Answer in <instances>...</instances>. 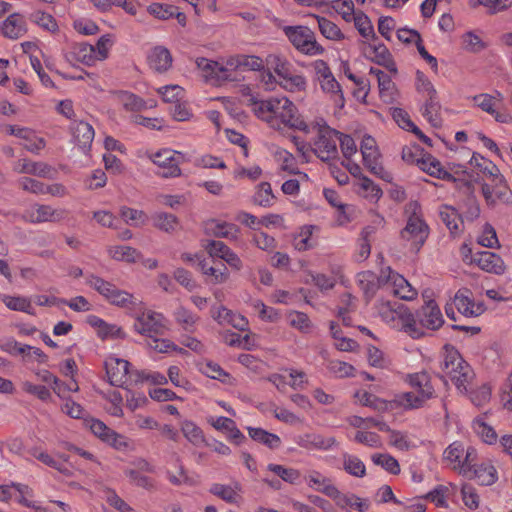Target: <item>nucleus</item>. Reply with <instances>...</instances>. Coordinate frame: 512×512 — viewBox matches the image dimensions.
I'll return each mask as SVG.
<instances>
[{
    "mask_svg": "<svg viewBox=\"0 0 512 512\" xmlns=\"http://www.w3.org/2000/svg\"><path fill=\"white\" fill-rule=\"evenodd\" d=\"M241 91L254 115L272 130L283 134L287 130L302 132L309 128L308 121L288 97L272 96L258 99L248 86H243Z\"/></svg>",
    "mask_w": 512,
    "mask_h": 512,
    "instance_id": "obj_1",
    "label": "nucleus"
},
{
    "mask_svg": "<svg viewBox=\"0 0 512 512\" xmlns=\"http://www.w3.org/2000/svg\"><path fill=\"white\" fill-rule=\"evenodd\" d=\"M307 126H309L307 131H302L301 133L306 136L315 134L316 137L312 144L305 142L298 136H291V141L294 143L299 154L306 157L310 150H312L322 161L335 159L338 155L339 132L329 127L322 118L308 121Z\"/></svg>",
    "mask_w": 512,
    "mask_h": 512,
    "instance_id": "obj_2",
    "label": "nucleus"
},
{
    "mask_svg": "<svg viewBox=\"0 0 512 512\" xmlns=\"http://www.w3.org/2000/svg\"><path fill=\"white\" fill-rule=\"evenodd\" d=\"M376 312L389 327L404 332L413 339H419L425 334L418 325L415 314L402 303L379 299Z\"/></svg>",
    "mask_w": 512,
    "mask_h": 512,
    "instance_id": "obj_3",
    "label": "nucleus"
},
{
    "mask_svg": "<svg viewBox=\"0 0 512 512\" xmlns=\"http://www.w3.org/2000/svg\"><path fill=\"white\" fill-rule=\"evenodd\" d=\"M443 372L460 393H467L474 373L461 355L454 348H446L443 361Z\"/></svg>",
    "mask_w": 512,
    "mask_h": 512,
    "instance_id": "obj_4",
    "label": "nucleus"
},
{
    "mask_svg": "<svg viewBox=\"0 0 512 512\" xmlns=\"http://www.w3.org/2000/svg\"><path fill=\"white\" fill-rule=\"evenodd\" d=\"M145 157L156 167V174L163 178H176L182 174L180 164L185 159V154L170 148H162L157 151H146Z\"/></svg>",
    "mask_w": 512,
    "mask_h": 512,
    "instance_id": "obj_5",
    "label": "nucleus"
},
{
    "mask_svg": "<svg viewBox=\"0 0 512 512\" xmlns=\"http://www.w3.org/2000/svg\"><path fill=\"white\" fill-rule=\"evenodd\" d=\"M283 32L293 47L304 55L317 56L325 52L317 42L315 33L307 26H285Z\"/></svg>",
    "mask_w": 512,
    "mask_h": 512,
    "instance_id": "obj_6",
    "label": "nucleus"
},
{
    "mask_svg": "<svg viewBox=\"0 0 512 512\" xmlns=\"http://www.w3.org/2000/svg\"><path fill=\"white\" fill-rule=\"evenodd\" d=\"M503 99V94L498 90L493 94L479 93L471 97L473 106L492 116L495 122L499 124H512V113L502 106Z\"/></svg>",
    "mask_w": 512,
    "mask_h": 512,
    "instance_id": "obj_7",
    "label": "nucleus"
},
{
    "mask_svg": "<svg viewBox=\"0 0 512 512\" xmlns=\"http://www.w3.org/2000/svg\"><path fill=\"white\" fill-rule=\"evenodd\" d=\"M86 283L96 290L111 305L125 308L133 303V295L125 290L117 288L113 283L97 276L89 274Z\"/></svg>",
    "mask_w": 512,
    "mask_h": 512,
    "instance_id": "obj_8",
    "label": "nucleus"
},
{
    "mask_svg": "<svg viewBox=\"0 0 512 512\" xmlns=\"http://www.w3.org/2000/svg\"><path fill=\"white\" fill-rule=\"evenodd\" d=\"M133 318V331L144 336L145 340L155 335H163L167 330L165 317L161 313L153 310L147 309L136 313Z\"/></svg>",
    "mask_w": 512,
    "mask_h": 512,
    "instance_id": "obj_9",
    "label": "nucleus"
},
{
    "mask_svg": "<svg viewBox=\"0 0 512 512\" xmlns=\"http://www.w3.org/2000/svg\"><path fill=\"white\" fill-rule=\"evenodd\" d=\"M476 457V450L473 447L465 449L464 445L457 441L444 451V460L452 469L463 475H468L472 471Z\"/></svg>",
    "mask_w": 512,
    "mask_h": 512,
    "instance_id": "obj_10",
    "label": "nucleus"
},
{
    "mask_svg": "<svg viewBox=\"0 0 512 512\" xmlns=\"http://www.w3.org/2000/svg\"><path fill=\"white\" fill-rule=\"evenodd\" d=\"M363 163L366 168L375 176L386 182H392L393 175L380 163V152L376 140L370 135L363 137L360 146Z\"/></svg>",
    "mask_w": 512,
    "mask_h": 512,
    "instance_id": "obj_11",
    "label": "nucleus"
},
{
    "mask_svg": "<svg viewBox=\"0 0 512 512\" xmlns=\"http://www.w3.org/2000/svg\"><path fill=\"white\" fill-rule=\"evenodd\" d=\"M407 211H411V215L401 232V236L404 240L410 242L414 248L418 249L428 236V227L419 214V205L416 202L410 203Z\"/></svg>",
    "mask_w": 512,
    "mask_h": 512,
    "instance_id": "obj_12",
    "label": "nucleus"
},
{
    "mask_svg": "<svg viewBox=\"0 0 512 512\" xmlns=\"http://www.w3.org/2000/svg\"><path fill=\"white\" fill-rule=\"evenodd\" d=\"M381 277L384 279L383 286L394 296L412 301L416 299L418 292L412 285L400 274L387 267L381 271Z\"/></svg>",
    "mask_w": 512,
    "mask_h": 512,
    "instance_id": "obj_13",
    "label": "nucleus"
},
{
    "mask_svg": "<svg viewBox=\"0 0 512 512\" xmlns=\"http://www.w3.org/2000/svg\"><path fill=\"white\" fill-rule=\"evenodd\" d=\"M196 66L202 76L207 80L231 81V70L227 66V57H221L218 60H212L204 57L197 58Z\"/></svg>",
    "mask_w": 512,
    "mask_h": 512,
    "instance_id": "obj_14",
    "label": "nucleus"
},
{
    "mask_svg": "<svg viewBox=\"0 0 512 512\" xmlns=\"http://www.w3.org/2000/svg\"><path fill=\"white\" fill-rule=\"evenodd\" d=\"M482 195L485 202L490 207L512 202V191L508 187L505 178L496 182H483Z\"/></svg>",
    "mask_w": 512,
    "mask_h": 512,
    "instance_id": "obj_15",
    "label": "nucleus"
},
{
    "mask_svg": "<svg viewBox=\"0 0 512 512\" xmlns=\"http://www.w3.org/2000/svg\"><path fill=\"white\" fill-rule=\"evenodd\" d=\"M11 499L28 508H38L33 490L25 484L12 482L0 485V501L6 502Z\"/></svg>",
    "mask_w": 512,
    "mask_h": 512,
    "instance_id": "obj_16",
    "label": "nucleus"
},
{
    "mask_svg": "<svg viewBox=\"0 0 512 512\" xmlns=\"http://www.w3.org/2000/svg\"><path fill=\"white\" fill-rule=\"evenodd\" d=\"M453 304L460 314L468 318L478 317L486 311L485 304L475 300L468 288H461L455 293Z\"/></svg>",
    "mask_w": 512,
    "mask_h": 512,
    "instance_id": "obj_17",
    "label": "nucleus"
},
{
    "mask_svg": "<svg viewBox=\"0 0 512 512\" xmlns=\"http://www.w3.org/2000/svg\"><path fill=\"white\" fill-rule=\"evenodd\" d=\"M25 221L30 223L58 222L64 219L63 209L53 208L49 205H31L22 214Z\"/></svg>",
    "mask_w": 512,
    "mask_h": 512,
    "instance_id": "obj_18",
    "label": "nucleus"
},
{
    "mask_svg": "<svg viewBox=\"0 0 512 512\" xmlns=\"http://www.w3.org/2000/svg\"><path fill=\"white\" fill-rule=\"evenodd\" d=\"M417 317L418 325L422 328L423 332L424 328L437 330L444 323L442 312L438 304L433 300L425 302V304L419 309Z\"/></svg>",
    "mask_w": 512,
    "mask_h": 512,
    "instance_id": "obj_19",
    "label": "nucleus"
},
{
    "mask_svg": "<svg viewBox=\"0 0 512 512\" xmlns=\"http://www.w3.org/2000/svg\"><path fill=\"white\" fill-rule=\"evenodd\" d=\"M303 479L307 487L316 492H320L331 499L335 496V493L338 490L330 477L315 469L307 470Z\"/></svg>",
    "mask_w": 512,
    "mask_h": 512,
    "instance_id": "obj_20",
    "label": "nucleus"
},
{
    "mask_svg": "<svg viewBox=\"0 0 512 512\" xmlns=\"http://www.w3.org/2000/svg\"><path fill=\"white\" fill-rule=\"evenodd\" d=\"M129 362L110 355L105 360V369L109 382L114 386H122L128 380Z\"/></svg>",
    "mask_w": 512,
    "mask_h": 512,
    "instance_id": "obj_21",
    "label": "nucleus"
},
{
    "mask_svg": "<svg viewBox=\"0 0 512 512\" xmlns=\"http://www.w3.org/2000/svg\"><path fill=\"white\" fill-rule=\"evenodd\" d=\"M227 66L233 71H253L260 72L264 70V59L254 54H235L227 56Z\"/></svg>",
    "mask_w": 512,
    "mask_h": 512,
    "instance_id": "obj_22",
    "label": "nucleus"
},
{
    "mask_svg": "<svg viewBox=\"0 0 512 512\" xmlns=\"http://www.w3.org/2000/svg\"><path fill=\"white\" fill-rule=\"evenodd\" d=\"M335 505L343 512H367L370 501L352 493H342L339 489L332 497Z\"/></svg>",
    "mask_w": 512,
    "mask_h": 512,
    "instance_id": "obj_23",
    "label": "nucleus"
},
{
    "mask_svg": "<svg viewBox=\"0 0 512 512\" xmlns=\"http://www.w3.org/2000/svg\"><path fill=\"white\" fill-rule=\"evenodd\" d=\"M473 262L483 271L495 275H503L507 271V265L502 257L490 251L477 253Z\"/></svg>",
    "mask_w": 512,
    "mask_h": 512,
    "instance_id": "obj_24",
    "label": "nucleus"
},
{
    "mask_svg": "<svg viewBox=\"0 0 512 512\" xmlns=\"http://www.w3.org/2000/svg\"><path fill=\"white\" fill-rule=\"evenodd\" d=\"M86 322L95 329L99 338L106 339H125L126 332L117 324L108 323L96 315H89Z\"/></svg>",
    "mask_w": 512,
    "mask_h": 512,
    "instance_id": "obj_25",
    "label": "nucleus"
},
{
    "mask_svg": "<svg viewBox=\"0 0 512 512\" xmlns=\"http://www.w3.org/2000/svg\"><path fill=\"white\" fill-rule=\"evenodd\" d=\"M207 422L215 430L224 433L227 440L235 443L236 445H240L245 439V436L237 428L236 423L231 418L223 416H208Z\"/></svg>",
    "mask_w": 512,
    "mask_h": 512,
    "instance_id": "obj_26",
    "label": "nucleus"
},
{
    "mask_svg": "<svg viewBox=\"0 0 512 512\" xmlns=\"http://www.w3.org/2000/svg\"><path fill=\"white\" fill-rule=\"evenodd\" d=\"M106 253L111 260L126 264H134L142 259V253L138 249L126 244H109Z\"/></svg>",
    "mask_w": 512,
    "mask_h": 512,
    "instance_id": "obj_27",
    "label": "nucleus"
},
{
    "mask_svg": "<svg viewBox=\"0 0 512 512\" xmlns=\"http://www.w3.org/2000/svg\"><path fill=\"white\" fill-rule=\"evenodd\" d=\"M405 382L410 386L411 391H415L426 401L432 399L435 395L430 376L426 372L408 374L405 377Z\"/></svg>",
    "mask_w": 512,
    "mask_h": 512,
    "instance_id": "obj_28",
    "label": "nucleus"
},
{
    "mask_svg": "<svg viewBox=\"0 0 512 512\" xmlns=\"http://www.w3.org/2000/svg\"><path fill=\"white\" fill-rule=\"evenodd\" d=\"M426 400L421 398L415 391H405L395 394L392 400H389V412L399 409L409 411L420 409L426 404Z\"/></svg>",
    "mask_w": 512,
    "mask_h": 512,
    "instance_id": "obj_29",
    "label": "nucleus"
},
{
    "mask_svg": "<svg viewBox=\"0 0 512 512\" xmlns=\"http://www.w3.org/2000/svg\"><path fill=\"white\" fill-rule=\"evenodd\" d=\"M294 441L298 446L309 450H330L337 446L334 437H324L314 433L298 435Z\"/></svg>",
    "mask_w": 512,
    "mask_h": 512,
    "instance_id": "obj_30",
    "label": "nucleus"
},
{
    "mask_svg": "<svg viewBox=\"0 0 512 512\" xmlns=\"http://www.w3.org/2000/svg\"><path fill=\"white\" fill-rule=\"evenodd\" d=\"M0 31L4 37L18 39L27 32L25 17L20 13L10 14L0 25Z\"/></svg>",
    "mask_w": 512,
    "mask_h": 512,
    "instance_id": "obj_31",
    "label": "nucleus"
},
{
    "mask_svg": "<svg viewBox=\"0 0 512 512\" xmlns=\"http://www.w3.org/2000/svg\"><path fill=\"white\" fill-rule=\"evenodd\" d=\"M68 62L71 64H83L86 66H93L97 63L94 56L93 45L88 43L75 44L69 52L65 55Z\"/></svg>",
    "mask_w": 512,
    "mask_h": 512,
    "instance_id": "obj_32",
    "label": "nucleus"
},
{
    "mask_svg": "<svg viewBox=\"0 0 512 512\" xmlns=\"http://www.w3.org/2000/svg\"><path fill=\"white\" fill-rule=\"evenodd\" d=\"M148 65L156 73H165L172 66V55L169 50L162 46L151 49L148 54Z\"/></svg>",
    "mask_w": 512,
    "mask_h": 512,
    "instance_id": "obj_33",
    "label": "nucleus"
},
{
    "mask_svg": "<svg viewBox=\"0 0 512 512\" xmlns=\"http://www.w3.org/2000/svg\"><path fill=\"white\" fill-rule=\"evenodd\" d=\"M209 491L229 504L239 505L243 500L242 487L239 483L231 485L215 483L211 485Z\"/></svg>",
    "mask_w": 512,
    "mask_h": 512,
    "instance_id": "obj_34",
    "label": "nucleus"
},
{
    "mask_svg": "<svg viewBox=\"0 0 512 512\" xmlns=\"http://www.w3.org/2000/svg\"><path fill=\"white\" fill-rule=\"evenodd\" d=\"M391 115L396 124L403 130L410 131L415 134L423 143L432 146V140L427 137L422 131L413 123L409 114L402 108H392Z\"/></svg>",
    "mask_w": 512,
    "mask_h": 512,
    "instance_id": "obj_35",
    "label": "nucleus"
},
{
    "mask_svg": "<svg viewBox=\"0 0 512 512\" xmlns=\"http://www.w3.org/2000/svg\"><path fill=\"white\" fill-rule=\"evenodd\" d=\"M112 99L121 105L126 111L138 112L146 109L147 103L141 97L124 90L112 92Z\"/></svg>",
    "mask_w": 512,
    "mask_h": 512,
    "instance_id": "obj_36",
    "label": "nucleus"
},
{
    "mask_svg": "<svg viewBox=\"0 0 512 512\" xmlns=\"http://www.w3.org/2000/svg\"><path fill=\"white\" fill-rule=\"evenodd\" d=\"M471 163H473L482 173L484 182L493 183L500 179H504L499 168L492 161L483 157L479 153H473Z\"/></svg>",
    "mask_w": 512,
    "mask_h": 512,
    "instance_id": "obj_37",
    "label": "nucleus"
},
{
    "mask_svg": "<svg viewBox=\"0 0 512 512\" xmlns=\"http://www.w3.org/2000/svg\"><path fill=\"white\" fill-rule=\"evenodd\" d=\"M71 130L74 141L86 153L95 136L93 127L87 122L79 121L72 125Z\"/></svg>",
    "mask_w": 512,
    "mask_h": 512,
    "instance_id": "obj_38",
    "label": "nucleus"
},
{
    "mask_svg": "<svg viewBox=\"0 0 512 512\" xmlns=\"http://www.w3.org/2000/svg\"><path fill=\"white\" fill-rule=\"evenodd\" d=\"M14 171L17 173L32 174L39 177L51 178L54 170L51 166L43 162H33L27 159H20L14 165Z\"/></svg>",
    "mask_w": 512,
    "mask_h": 512,
    "instance_id": "obj_39",
    "label": "nucleus"
},
{
    "mask_svg": "<svg viewBox=\"0 0 512 512\" xmlns=\"http://www.w3.org/2000/svg\"><path fill=\"white\" fill-rule=\"evenodd\" d=\"M355 403L374 409L377 412H389V400L378 398L365 389L357 390L354 395Z\"/></svg>",
    "mask_w": 512,
    "mask_h": 512,
    "instance_id": "obj_40",
    "label": "nucleus"
},
{
    "mask_svg": "<svg viewBox=\"0 0 512 512\" xmlns=\"http://www.w3.org/2000/svg\"><path fill=\"white\" fill-rule=\"evenodd\" d=\"M321 91L333 102L338 108H343L345 105V98L342 88L334 75L326 78L325 80L318 83Z\"/></svg>",
    "mask_w": 512,
    "mask_h": 512,
    "instance_id": "obj_41",
    "label": "nucleus"
},
{
    "mask_svg": "<svg viewBox=\"0 0 512 512\" xmlns=\"http://www.w3.org/2000/svg\"><path fill=\"white\" fill-rule=\"evenodd\" d=\"M357 283L366 299L370 300L377 289L384 284V279H382L381 275L377 276L371 271H363L357 275Z\"/></svg>",
    "mask_w": 512,
    "mask_h": 512,
    "instance_id": "obj_42",
    "label": "nucleus"
},
{
    "mask_svg": "<svg viewBox=\"0 0 512 512\" xmlns=\"http://www.w3.org/2000/svg\"><path fill=\"white\" fill-rule=\"evenodd\" d=\"M417 166L423 172L439 179H450L452 176L442 168L441 163L432 155L425 153L417 160Z\"/></svg>",
    "mask_w": 512,
    "mask_h": 512,
    "instance_id": "obj_43",
    "label": "nucleus"
},
{
    "mask_svg": "<svg viewBox=\"0 0 512 512\" xmlns=\"http://www.w3.org/2000/svg\"><path fill=\"white\" fill-rule=\"evenodd\" d=\"M388 443L394 449L405 452L417 447L418 440L408 432L393 429L388 435Z\"/></svg>",
    "mask_w": 512,
    "mask_h": 512,
    "instance_id": "obj_44",
    "label": "nucleus"
},
{
    "mask_svg": "<svg viewBox=\"0 0 512 512\" xmlns=\"http://www.w3.org/2000/svg\"><path fill=\"white\" fill-rule=\"evenodd\" d=\"M298 265L307 274L305 282L313 283L322 291L332 289L337 282V278H340L339 274H334L331 277L324 274H314L307 269V263L304 260H299Z\"/></svg>",
    "mask_w": 512,
    "mask_h": 512,
    "instance_id": "obj_45",
    "label": "nucleus"
},
{
    "mask_svg": "<svg viewBox=\"0 0 512 512\" xmlns=\"http://www.w3.org/2000/svg\"><path fill=\"white\" fill-rule=\"evenodd\" d=\"M354 187L359 196L370 202H377L383 194L381 188L367 176L360 177L358 181H355Z\"/></svg>",
    "mask_w": 512,
    "mask_h": 512,
    "instance_id": "obj_46",
    "label": "nucleus"
},
{
    "mask_svg": "<svg viewBox=\"0 0 512 512\" xmlns=\"http://www.w3.org/2000/svg\"><path fill=\"white\" fill-rule=\"evenodd\" d=\"M206 229L214 236L237 240L239 237V228L228 222L220 220H210L206 224Z\"/></svg>",
    "mask_w": 512,
    "mask_h": 512,
    "instance_id": "obj_47",
    "label": "nucleus"
},
{
    "mask_svg": "<svg viewBox=\"0 0 512 512\" xmlns=\"http://www.w3.org/2000/svg\"><path fill=\"white\" fill-rule=\"evenodd\" d=\"M279 85L291 93L303 92L307 88V79L302 74H293L291 69L279 77Z\"/></svg>",
    "mask_w": 512,
    "mask_h": 512,
    "instance_id": "obj_48",
    "label": "nucleus"
},
{
    "mask_svg": "<svg viewBox=\"0 0 512 512\" xmlns=\"http://www.w3.org/2000/svg\"><path fill=\"white\" fill-rule=\"evenodd\" d=\"M318 227L314 225H305L300 228L294 237L293 245L298 251H305L313 248L316 241L313 235L318 231Z\"/></svg>",
    "mask_w": 512,
    "mask_h": 512,
    "instance_id": "obj_49",
    "label": "nucleus"
},
{
    "mask_svg": "<svg viewBox=\"0 0 512 512\" xmlns=\"http://www.w3.org/2000/svg\"><path fill=\"white\" fill-rule=\"evenodd\" d=\"M200 272L206 282L210 284H222L229 279V271L226 266L223 265L222 268L211 266L207 263V259L202 260Z\"/></svg>",
    "mask_w": 512,
    "mask_h": 512,
    "instance_id": "obj_50",
    "label": "nucleus"
},
{
    "mask_svg": "<svg viewBox=\"0 0 512 512\" xmlns=\"http://www.w3.org/2000/svg\"><path fill=\"white\" fill-rule=\"evenodd\" d=\"M415 88L422 97L426 98V103H430L431 106L435 104L437 91L431 80L419 70L416 72Z\"/></svg>",
    "mask_w": 512,
    "mask_h": 512,
    "instance_id": "obj_51",
    "label": "nucleus"
},
{
    "mask_svg": "<svg viewBox=\"0 0 512 512\" xmlns=\"http://www.w3.org/2000/svg\"><path fill=\"white\" fill-rule=\"evenodd\" d=\"M270 153L274 157V160L278 163L281 170L287 171L289 173H296V160L289 151L273 145L270 147Z\"/></svg>",
    "mask_w": 512,
    "mask_h": 512,
    "instance_id": "obj_52",
    "label": "nucleus"
},
{
    "mask_svg": "<svg viewBox=\"0 0 512 512\" xmlns=\"http://www.w3.org/2000/svg\"><path fill=\"white\" fill-rule=\"evenodd\" d=\"M264 62L268 69L272 70L278 78L293 67L287 57L280 52L269 53L265 57Z\"/></svg>",
    "mask_w": 512,
    "mask_h": 512,
    "instance_id": "obj_53",
    "label": "nucleus"
},
{
    "mask_svg": "<svg viewBox=\"0 0 512 512\" xmlns=\"http://www.w3.org/2000/svg\"><path fill=\"white\" fill-rule=\"evenodd\" d=\"M160 336L161 335H155L152 338H148V340H145V346L156 353H183V349L178 347L174 342L166 338H160Z\"/></svg>",
    "mask_w": 512,
    "mask_h": 512,
    "instance_id": "obj_54",
    "label": "nucleus"
},
{
    "mask_svg": "<svg viewBox=\"0 0 512 512\" xmlns=\"http://www.w3.org/2000/svg\"><path fill=\"white\" fill-rule=\"evenodd\" d=\"M372 59L379 65L384 66L389 72L396 74L397 67L392 59L391 53L384 44H375L371 46Z\"/></svg>",
    "mask_w": 512,
    "mask_h": 512,
    "instance_id": "obj_55",
    "label": "nucleus"
},
{
    "mask_svg": "<svg viewBox=\"0 0 512 512\" xmlns=\"http://www.w3.org/2000/svg\"><path fill=\"white\" fill-rule=\"evenodd\" d=\"M318 28L323 37L328 40L340 42L345 39V34L341 29L331 20L316 16Z\"/></svg>",
    "mask_w": 512,
    "mask_h": 512,
    "instance_id": "obj_56",
    "label": "nucleus"
},
{
    "mask_svg": "<svg viewBox=\"0 0 512 512\" xmlns=\"http://www.w3.org/2000/svg\"><path fill=\"white\" fill-rule=\"evenodd\" d=\"M454 487L452 485H438L425 495V499L436 507L447 508L449 498Z\"/></svg>",
    "mask_w": 512,
    "mask_h": 512,
    "instance_id": "obj_57",
    "label": "nucleus"
},
{
    "mask_svg": "<svg viewBox=\"0 0 512 512\" xmlns=\"http://www.w3.org/2000/svg\"><path fill=\"white\" fill-rule=\"evenodd\" d=\"M152 222L154 227L167 233H173L180 227L178 218L173 214L165 212L154 213Z\"/></svg>",
    "mask_w": 512,
    "mask_h": 512,
    "instance_id": "obj_58",
    "label": "nucleus"
},
{
    "mask_svg": "<svg viewBox=\"0 0 512 512\" xmlns=\"http://www.w3.org/2000/svg\"><path fill=\"white\" fill-rule=\"evenodd\" d=\"M440 218L452 234L461 230L462 220L455 208L443 205L439 211Z\"/></svg>",
    "mask_w": 512,
    "mask_h": 512,
    "instance_id": "obj_59",
    "label": "nucleus"
},
{
    "mask_svg": "<svg viewBox=\"0 0 512 512\" xmlns=\"http://www.w3.org/2000/svg\"><path fill=\"white\" fill-rule=\"evenodd\" d=\"M249 436L259 443L266 445L271 449H276L280 446L281 440L276 434L270 433L262 428L247 427Z\"/></svg>",
    "mask_w": 512,
    "mask_h": 512,
    "instance_id": "obj_60",
    "label": "nucleus"
},
{
    "mask_svg": "<svg viewBox=\"0 0 512 512\" xmlns=\"http://www.w3.org/2000/svg\"><path fill=\"white\" fill-rule=\"evenodd\" d=\"M0 299L10 310L25 312L28 314L34 313L31 300L27 297L3 294L0 296Z\"/></svg>",
    "mask_w": 512,
    "mask_h": 512,
    "instance_id": "obj_61",
    "label": "nucleus"
},
{
    "mask_svg": "<svg viewBox=\"0 0 512 512\" xmlns=\"http://www.w3.org/2000/svg\"><path fill=\"white\" fill-rule=\"evenodd\" d=\"M165 103L176 104L185 97V90L176 84H169L155 89Z\"/></svg>",
    "mask_w": 512,
    "mask_h": 512,
    "instance_id": "obj_62",
    "label": "nucleus"
},
{
    "mask_svg": "<svg viewBox=\"0 0 512 512\" xmlns=\"http://www.w3.org/2000/svg\"><path fill=\"white\" fill-rule=\"evenodd\" d=\"M251 307L262 321L276 323L281 319V313L278 309L265 305L261 300L252 301Z\"/></svg>",
    "mask_w": 512,
    "mask_h": 512,
    "instance_id": "obj_63",
    "label": "nucleus"
},
{
    "mask_svg": "<svg viewBox=\"0 0 512 512\" xmlns=\"http://www.w3.org/2000/svg\"><path fill=\"white\" fill-rule=\"evenodd\" d=\"M21 145L31 153H38L41 151L46 143L45 140L38 136L35 131L25 127L24 133L20 136Z\"/></svg>",
    "mask_w": 512,
    "mask_h": 512,
    "instance_id": "obj_64",
    "label": "nucleus"
}]
</instances>
